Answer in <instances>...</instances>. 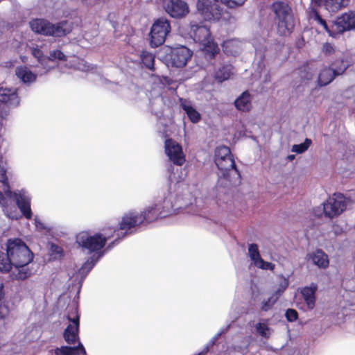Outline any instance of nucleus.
<instances>
[{
  "label": "nucleus",
  "mask_w": 355,
  "mask_h": 355,
  "mask_svg": "<svg viewBox=\"0 0 355 355\" xmlns=\"http://www.w3.org/2000/svg\"><path fill=\"white\" fill-rule=\"evenodd\" d=\"M6 198L4 197L3 193L0 191V204L4 205L6 203Z\"/></svg>",
  "instance_id": "obj_50"
},
{
  "label": "nucleus",
  "mask_w": 355,
  "mask_h": 355,
  "mask_svg": "<svg viewBox=\"0 0 355 355\" xmlns=\"http://www.w3.org/2000/svg\"><path fill=\"white\" fill-rule=\"evenodd\" d=\"M94 266V264L92 261H87L81 267L80 270H83V271L87 270V272H89L92 269Z\"/></svg>",
  "instance_id": "obj_46"
},
{
  "label": "nucleus",
  "mask_w": 355,
  "mask_h": 355,
  "mask_svg": "<svg viewBox=\"0 0 355 355\" xmlns=\"http://www.w3.org/2000/svg\"><path fill=\"white\" fill-rule=\"evenodd\" d=\"M350 0H311L315 6H324L329 12H337L342 8L348 6Z\"/></svg>",
  "instance_id": "obj_21"
},
{
  "label": "nucleus",
  "mask_w": 355,
  "mask_h": 355,
  "mask_svg": "<svg viewBox=\"0 0 355 355\" xmlns=\"http://www.w3.org/2000/svg\"><path fill=\"white\" fill-rule=\"evenodd\" d=\"M53 248H55L54 252H55L58 254H60V255H62L63 250L62 248H60L58 245H53Z\"/></svg>",
  "instance_id": "obj_48"
},
{
  "label": "nucleus",
  "mask_w": 355,
  "mask_h": 355,
  "mask_svg": "<svg viewBox=\"0 0 355 355\" xmlns=\"http://www.w3.org/2000/svg\"><path fill=\"white\" fill-rule=\"evenodd\" d=\"M311 144V140L306 138L303 143L293 145L292 147V151L297 153H302L309 148Z\"/></svg>",
  "instance_id": "obj_37"
},
{
  "label": "nucleus",
  "mask_w": 355,
  "mask_h": 355,
  "mask_svg": "<svg viewBox=\"0 0 355 355\" xmlns=\"http://www.w3.org/2000/svg\"><path fill=\"white\" fill-rule=\"evenodd\" d=\"M300 76L302 80H310L313 76V69L308 63L303 64L299 68Z\"/></svg>",
  "instance_id": "obj_32"
},
{
  "label": "nucleus",
  "mask_w": 355,
  "mask_h": 355,
  "mask_svg": "<svg viewBox=\"0 0 355 355\" xmlns=\"http://www.w3.org/2000/svg\"><path fill=\"white\" fill-rule=\"evenodd\" d=\"M190 36L196 42L204 43L211 37L209 28L205 25L191 24Z\"/></svg>",
  "instance_id": "obj_18"
},
{
  "label": "nucleus",
  "mask_w": 355,
  "mask_h": 355,
  "mask_svg": "<svg viewBox=\"0 0 355 355\" xmlns=\"http://www.w3.org/2000/svg\"><path fill=\"white\" fill-rule=\"evenodd\" d=\"M279 288L274 293L279 297L284 293L289 285L288 278L285 277L283 275L279 276Z\"/></svg>",
  "instance_id": "obj_34"
},
{
  "label": "nucleus",
  "mask_w": 355,
  "mask_h": 355,
  "mask_svg": "<svg viewBox=\"0 0 355 355\" xmlns=\"http://www.w3.org/2000/svg\"><path fill=\"white\" fill-rule=\"evenodd\" d=\"M317 290L318 285L314 282L311 283L309 286H306L300 288V293L309 310H313L315 306V293Z\"/></svg>",
  "instance_id": "obj_17"
},
{
  "label": "nucleus",
  "mask_w": 355,
  "mask_h": 355,
  "mask_svg": "<svg viewBox=\"0 0 355 355\" xmlns=\"http://www.w3.org/2000/svg\"><path fill=\"white\" fill-rule=\"evenodd\" d=\"M233 69L232 64H223L214 71V77L217 82L221 83L230 78L233 74Z\"/></svg>",
  "instance_id": "obj_25"
},
{
  "label": "nucleus",
  "mask_w": 355,
  "mask_h": 355,
  "mask_svg": "<svg viewBox=\"0 0 355 355\" xmlns=\"http://www.w3.org/2000/svg\"><path fill=\"white\" fill-rule=\"evenodd\" d=\"M55 355H87L83 345L79 342L77 346H61L54 349Z\"/></svg>",
  "instance_id": "obj_23"
},
{
  "label": "nucleus",
  "mask_w": 355,
  "mask_h": 355,
  "mask_svg": "<svg viewBox=\"0 0 355 355\" xmlns=\"http://www.w3.org/2000/svg\"><path fill=\"white\" fill-rule=\"evenodd\" d=\"M237 110L249 112L252 108L251 96L248 91L243 92L234 101Z\"/></svg>",
  "instance_id": "obj_24"
},
{
  "label": "nucleus",
  "mask_w": 355,
  "mask_h": 355,
  "mask_svg": "<svg viewBox=\"0 0 355 355\" xmlns=\"http://www.w3.org/2000/svg\"><path fill=\"white\" fill-rule=\"evenodd\" d=\"M181 107L185 111L188 118L192 123H196L200 121L201 119L200 114L191 105L182 103Z\"/></svg>",
  "instance_id": "obj_29"
},
{
  "label": "nucleus",
  "mask_w": 355,
  "mask_h": 355,
  "mask_svg": "<svg viewBox=\"0 0 355 355\" xmlns=\"http://www.w3.org/2000/svg\"><path fill=\"white\" fill-rule=\"evenodd\" d=\"M17 269V272L15 274L17 279L24 280L31 275V270L26 266H15Z\"/></svg>",
  "instance_id": "obj_36"
},
{
  "label": "nucleus",
  "mask_w": 355,
  "mask_h": 355,
  "mask_svg": "<svg viewBox=\"0 0 355 355\" xmlns=\"http://www.w3.org/2000/svg\"><path fill=\"white\" fill-rule=\"evenodd\" d=\"M192 55L193 52L184 46L173 48L167 55L168 62L172 67H183L187 64Z\"/></svg>",
  "instance_id": "obj_13"
},
{
  "label": "nucleus",
  "mask_w": 355,
  "mask_h": 355,
  "mask_svg": "<svg viewBox=\"0 0 355 355\" xmlns=\"http://www.w3.org/2000/svg\"><path fill=\"white\" fill-rule=\"evenodd\" d=\"M171 30L170 21L165 17H159L153 24L150 35L151 47L156 48L163 44Z\"/></svg>",
  "instance_id": "obj_7"
},
{
  "label": "nucleus",
  "mask_w": 355,
  "mask_h": 355,
  "mask_svg": "<svg viewBox=\"0 0 355 355\" xmlns=\"http://www.w3.org/2000/svg\"><path fill=\"white\" fill-rule=\"evenodd\" d=\"M345 73V68H338L333 70L331 67H324L319 73L318 83L320 86H326L331 83L336 77L340 76Z\"/></svg>",
  "instance_id": "obj_16"
},
{
  "label": "nucleus",
  "mask_w": 355,
  "mask_h": 355,
  "mask_svg": "<svg viewBox=\"0 0 355 355\" xmlns=\"http://www.w3.org/2000/svg\"><path fill=\"white\" fill-rule=\"evenodd\" d=\"M256 329H257V331H258V333L261 336H263L264 338H268L269 337V334H268V332L269 331V328L267 326V324H266L264 323L259 322L256 325Z\"/></svg>",
  "instance_id": "obj_43"
},
{
  "label": "nucleus",
  "mask_w": 355,
  "mask_h": 355,
  "mask_svg": "<svg viewBox=\"0 0 355 355\" xmlns=\"http://www.w3.org/2000/svg\"><path fill=\"white\" fill-rule=\"evenodd\" d=\"M67 21L53 24L45 19H34L30 21V26L36 33L53 37H62L71 32Z\"/></svg>",
  "instance_id": "obj_5"
},
{
  "label": "nucleus",
  "mask_w": 355,
  "mask_h": 355,
  "mask_svg": "<svg viewBox=\"0 0 355 355\" xmlns=\"http://www.w3.org/2000/svg\"><path fill=\"white\" fill-rule=\"evenodd\" d=\"M331 69L333 70L338 69V68H345V71L348 68V64H347L343 58H338L333 61L331 64Z\"/></svg>",
  "instance_id": "obj_41"
},
{
  "label": "nucleus",
  "mask_w": 355,
  "mask_h": 355,
  "mask_svg": "<svg viewBox=\"0 0 355 355\" xmlns=\"http://www.w3.org/2000/svg\"><path fill=\"white\" fill-rule=\"evenodd\" d=\"M355 30V11L349 10L338 16L333 21L331 37H336L345 32Z\"/></svg>",
  "instance_id": "obj_10"
},
{
  "label": "nucleus",
  "mask_w": 355,
  "mask_h": 355,
  "mask_svg": "<svg viewBox=\"0 0 355 355\" xmlns=\"http://www.w3.org/2000/svg\"><path fill=\"white\" fill-rule=\"evenodd\" d=\"M48 60L54 61L55 60H59L62 61L67 60V56L60 50H54L49 53Z\"/></svg>",
  "instance_id": "obj_39"
},
{
  "label": "nucleus",
  "mask_w": 355,
  "mask_h": 355,
  "mask_svg": "<svg viewBox=\"0 0 355 355\" xmlns=\"http://www.w3.org/2000/svg\"><path fill=\"white\" fill-rule=\"evenodd\" d=\"M3 108V105L0 104V117L1 118H5V116L7 115V111H3L2 109Z\"/></svg>",
  "instance_id": "obj_49"
},
{
  "label": "nucleus",
  "mask_w": 355,
  "mask_h": 355,
  "mask_svg": "<svg viewBox=\"0 0 355 355\" xmlns=\"http://www.w3.org/2000/svg\"><path fill=\"white\" fill-rule=\"evenodd\" d=\"M214 162L221 173L220 178L228 181L230 185H236L241 182V174L229 147L220 146L216 148Z\"/></svg>",
  "instance_id": "obj_1"
},
{
  "label": "nucleus",
  "mask_w": 355,
  "mask_h": 355,
  "mask_svg": "<svg viewBox=\"0 0 355 355\" xmlns=\"http://www.w3.org/2000/svg\"><path fill=\"white\" fill-rule=\"evenodd\" d=\"M165 153L169 159L177 166H182L185 162V157L180 144L173 139H166L164 142Z\"/></svg>",
  "instance_id": "obj_14"
},
{
  "label": "nucleus",
  "mask_w": 355,
  "mask_h": 355,
  "mask_svg": "<svg viewBox=\"0 0 355 355\" xmlns=\"http://www.w3.org/2000/svg\"><path fill=\"white\" fill-rule=\"evenodd\" d=\"M170 213L171 209L168 202L164 201L162 203L154 204L147 207L139 215L144 225L154 222L159 218H166Z\"/></svg>",
  "instance_id": "obj_9"
},
{
  "label": "nucleus",
  "mask_w": 355,
  "mask_h": 355,
  "mask_svg": "<svg viewBox=\"0 0 355 355\" xmlns=\"http://www.w3.org/2000/svg\"><path fill=\"white\" fill-rule=\"evenodd\" d=\"M196 7L207 21H218L223 15V8L218 0H198Z\"/></svg>",
  "instance_id": "obj_8"
},
{
  "label": "nucleus",
  "mask_w": 355,
  "mask_h": 355,
  "mask_svg": "<svg viewBox=\"0 0 355 355\" xmlns=\"http://www.w3.org/2000/svg\"><path fill=\"white\" fill-rule=\"evenodd\" d=\"M257 266L263 270H270L273 271L275 269V264L266 261L262 258L258 261V265Z\"/></svg>",
  "instance_id": "obj_44"
},
{
  "label": "nucleus",
  "mask_w": 355,
  "mask_h": 355,
  "mask_svg": "<svg viewBox=\"0 0 355 355\" xmlns=\"http://www.w3.org/2000/svg\"><path fill=\"white\" fill-rule=\"evenodd\" d=\"M140 57L142 63L146 68L151 71H155L154 62L155 57L153 53L144 50L141 51Z\"/></svg>",
  "instance_id": "obj_30"
},
{
  "label": "nucleus",
  "mask_w": 355,
  "mask_h": 355,
  "mask_svg": "<svg viewBox=\"0 0 355 355\" xmlns=\"http://www.w3.org/2000/svg\"><path fill=\"white\" fill-rule=\"evenodd\" d=\"M220 1L228 8L236 9L243 6L247 0H220Z\"/></svg>",
  "instance_id": "obj_38"
},
{
  "label": "nucleus",
  "mask_w": 355,
  "mask_h": 355,
  "mask_svg": "<svg viewBox=\"0 0 355 355\" xmlns=\"http://www.w3.org/2000/svg\"><path fill=\"white\" fill-rule=\"evenodd\" d=\"M309 259L320 269H326L329 266L328 255L321 249H317L307 254Z\"/></svg>",
  "instance_id": "obj_22"
},
{
  "label": "nucleus",
  "mask_w": 355,
  "mask_h": 355,
  "mask_svg": "<svg viewBox=\"0 0 355 355\" xmlns=\"http://www.w3.org/2000/svg\"><path fill=\"white\" fill-rule=\"evenodd\" d=\"M294 157H295V156H294V155H289V156H288V158H289L290 159H294Z\"/></svg>",
  "instance_id": "obj_52"
},
{
  "label": "nucleus",
  "mask_w": 355,
  "mask_h": 355,
  "mask_svg": "<svg viewBox=\"0 0 355 355\" xmlns=\"http://www.w3.org/2000/svg\"><path fill=\"white\" fill-rule=\"evenodd\" d=\"M141 225H143V223L139 213L135 211H130L125 213L119 223V227L114 228L116 230V232H117L116 239L107 245V249H111L116 242L125 237L127 234H130L131 229L140 226Z\"/></svg>",
  "instance_id": "obj_6"
},
{
  "label": "nucleus",
  "mask_w": 355,
  "mask_h": 355,
  "mask_svg": "<svg viewBox=\"0 0 355 355\" xmlns=\"http://www.w3.org/2000/svg\"><path fill=\"white\" fill-rule=\"evenodd\" d=\"M16 203L24 217L27 219H31L33 214L30 200L22 195H19L16 199Z\"/></svg>",
  "instance_id": "obj_26"
},
{
  "label": "nucleus",
  "mask_w": 355,
  "mask_h": 355,
  "mask_svg": "<svg viewBox=\"0 0 355 355\" xmlns=\"http://www.w3.org/2000/svg\"><path fill=\"white\" fill-rule=\"evenodd\" d=\"M6 252L11 266H26L33 259V253L20 239H10L6 243Z\"/></svg>",
  "instance_id": "obj_3"
},
{
  "label": "nucleus",
  "mask_w": 355,
  "mask_h": 355,
  "mask_svg": "<svg viewBox=\"0 0 355 355\" xmlns=\"http://www.w3.org/2000/svg\"><path fill=\"white\" fill-rule=\"evenodd\" d=\"M322 205L323 214L329 218L338 216L346 209L345 199L341 193H334Z\"/></svg>",
  "instance_id": "obj_11"
},
{
  "label": "nucleus",
  "mask_w": 355,
  "mask_h": 355,
  "mask_svg": "<svg viewBox=\"0 0 355 355\" xmlns=\"http://www.w3.org/2000/svg\"><path fill=\"white\" fill-rule=\"evenodd\" d=\"M271 9L277 20V31L281 36L290 35L295 27V19L292 8L287 2L275 1L271 5Z\"/></svg>",
  "instance_id": "obj_2"
},
{
  "label": "nucleus",
  "mask_w": 355,
  "mask_h": 355,
  "mask_svg": "<svg viewBox=\"0 0 355 355\" xmlns=\"http://www.w3.org/2000/svg\"><path fill=\"white\" fill-rule=\"evenodd\" d=\"M200 44L203 46V51L205 56L209 59L214 58L216 55L219 53V47L212 37Z\"/></svg>",
  "instance_id": "obj_27"
},
{
  "label": "nucleus",
  "mask_w": 355,
  "mask_h": 355,
  "mask_svg": "<svg viewBox=\"0 0 355 355\" xmlns=\"http://www.w3.org/2000/svg\"><path fill=\"white\" fill-rule=\"evenodd\" d=\"M320 6H315L311 3L310 7L308 10V18L309 20H311L318 26H320L323 28V29L329 34V36L331 37V30L333 29V21L331 25L329 26L325 19H324L319 12L318 11V8Z\"/></svg>",
  "instance_id": "obj_19"
},
{
  "label": "nucleus",
  "mask_w": 355,
  "mask_h": 355,
  "mask_svg": "<svg viewBox=\"0 0 355 355\" xmlns=\"http://www.w3.org/2000/svg\"><path fill=\"white\" fill-rule=\"evenodd\" d=\"M3 283L0 280V301L3 299V295H4V293L3 291Z\"/></svg>",
  "instance_id": "obj_51"
},
{
  "label": "nucleus",
  "mask_w": 355,
  "mask_h": 355,
  "mask_svg": "<svg viewBox=\"0 0 355 355\" xmlns=\"http://www.w3.org/2000/svg\"><path fill=\"white\" fill-rule=\"evenodd\" d=\"M285 317L288 322H293L297 320L298 313L295 309H288L286 311Z\"/></svg>",
  "instance_id": "obj_42"
},
{
  "label": "nucleus",
  "mask_w": 355,
  "mask_h": 355,
  "mask_svg": "<svg viewBox=\"0 0 355 355\" xmlns=\"http://www.w3.org/2000/svg\"><path fill=\"white\" fill-rule=\"evenodd\" d=\"M102 231L104 234L96 233L92 236H89L86 232H80L76 236V242L79 246L90 252H98L105 247L107 241L116 233V230L112 227H103Z\"/></svg>",
  "instance_id": "obj_4"
},
{
  "label": "nucleus",
  "mask_w": 355,
  "mask_h": 355,
  "mask_svg": "<svg viewBox=\"0 0 355 355\" xmlns=\"http://www.w3.org/2000/svg\"><path fill=\"white\" fill-rule=\"evenodd\" d=\"M74 317L71 318L69 315H67V319L72 322L69 324L64 329L63 333V338L66 343L69 345H74L76 342H80L78 337L79 325H80V316L78 314L77 309H73Z\"/></svg>",
  "instance_id": "obj_15"
},
{
  "label": "nucleus",
  "mask_w": 355,
  "mask_h": 355,
  "mask_svg": "<svg viewBox=\"0 0 355 355\" xmlns=\"http://www.w3.org/2000/svg\"><path fill=\"white\" fill-rule=\"evenodd\" d=\"M248 254L250 259L254 261L255 265H258V261L261 259L258 245L255 243L249 245Z\"/></svg>",
  "instance_id": "obj_33"
},
{
  "label": "nucleus",
  "mask_w": 355,
  "mask_h": 355,
  "mask_svg": "<svg viewBox=\"0 0 355 355\" xmlns=\"http://www.w3.org/2000/svg\"><path fill=\"white\" fill-rule=\"evenodd\" d=\"M0 181H1L3 184H8V178L5 170H2L1 173H0Z\"/></svg>",
  "instance_id": "obj_47"
},
{
  "label": "nucleus",
  "mask_w": 355,
  "mask_h": 355,
  "mask_svg": "<svg viewBox=\"0 0 355 355\" xmlns=\"http://www.w3.org/2000/svg\"><path fill=\"white\" fill-rule=\"evenodd\" d=\"M279 298L278 296L273 293L269 298L262 302L261 310L263 311L270 310Z\"/></svg>",
  "instance_id": "obj_35"
},
{
  "label": "nucleus",
  "mask_w": 355,
  "mask_h": 355,
  "mask_svg": "<svg viewBox=\"0 0 355 355\" xmlns=\"http://www.w3.org/2000/svg\"><path fill=\"white\" fill-rule=\"evenodd\" d=\"M162 6L171 17L181 19L189 12V8L184 0H163Z\"/></svg>",
  "instance_id": "obj_12"
},
{
  "label": "nucleus",
  "mask_w": 355,
  "mask_h": 355,
  "mask_svg": "<svg viewBox=\"0 0 355 355\" xmlns=\"http://www.w3.org/2000/svg\"><path fill=\"white\" fill-rule=\"evenodd\" d=\"M322 52L325 56H330L335 53V46L329 42H325L322 47Z\"/></svg>",
  "instance_id": "obj_40"
},
{
  "label": "nucleus",
  "mask_w": 355,
  "mask_h": 355,
  "mask_svg": "<svg viewBox=\"0 0 355 355\" xmlns=\"http://www.w3.org/2000/svg\"><path fill=\"white\" fill-rule=\"evenodd\" d=\"M32 55L37 58L39 62H42L44 60L43 51L39 48H33L31 50Z\"/></svg>",
  "instance_id": "obj_45"
},
{
  "label": "nucleus",
  "mask_w": 355,
  "mask_h": 355,
  "mask_svg": "<svg viewBox=\"0 0 355 355\" xmlns=\"http://www.w3.org/2000/svg\"><path fill=\"white\" fill-rule=\"evenodd\" d=\"M0 102L10 107H17L19 105L20 98L16 89L0 87Z\"/></svg>",
  "instance_id": "obj_20"
},
{
  "label": "nucleus",
  "mask_w": 355,
  "mask_h": 355,
  "mask_svg": "<svg viewBox=\"0 0 355 355\" xmlns=\"http://www.w3.org/2000/svg\"><path fill=\"white\" fill-rule=\"evenodd\" d=\"M12 269L10 259L8 256V252L5 254L3 252L0 251V272H7Z\"/></svg>",
  "instance_id": "obj_31"
},
{
  "label": "nucleus",
  "mask_w": 355,
  "mask_h": 355,
  "mask_svg": "<svg viewBox=\"0 0 355 355\" xmlns=\"http://www.w3.org/2000/svg\"><path fill=\"white\" fill-rule=\"evenodd\" d=\"M15 72L16 76L24 83H33L36 79V75L25 66L17 67Z\"/></svg>",
  "instance_id": "obj_28"
}]
</instances>
